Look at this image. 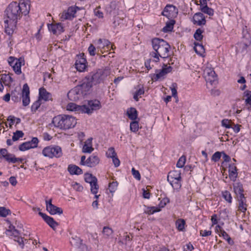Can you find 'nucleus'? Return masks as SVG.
I'll return each instance as SVG.
<instances>
[{
    "label": "nucleus",
    "mask_w": 251,
    "mask_h": 251,
    "mask_svg": "<svg viewBox=\"0 0 251 251\" xmlns=\"http://www.w3.org/2000/svg\"><path fill=\"white\" fill-rule=\"evenodd\" d=\"M30 6L28 0H19V2H12L5 11V24L12 26H15L18 20L20 19L23 15L28 14Z\"/></svg>",
    "instance_id": "f257e3e1"
},
{
    "label": "nucleus",
    "mask_w": 251,
    "mask_h": 251,
    "mask_svg": "<svg viewBox=\"0 0 251 251\" xmlns=\"http://www.w3.org/2000/svg\"><path fill=\"white\" fill-rule=\"evenodd\" d=\"M52 123L56 127L67 129L74 127L76 124V120L72 116L59 115L53 118Z\"/></svg>",
    "instance_id": "f03ea898"
},
{
    "label": "nucleus",
    "mask_w": 251,
    "mask_h": 251,
    "mask_svg": "<svg viewBox=\"0 0 251 251\" xmlns=\"http://www.w3.org/2000/svg\"><path fill=\"white\" fill-rule=\"evenodd\" d=\"M90 88L91 85L89 83L83 81L81 84L75 87L68 93V97L71 100L76 101L86 95Z\"/></svg>",
    "instance_id": "7ed1b4c3"
},
{
    "label": "nucleus",
    "mask_w": 251,
    "mask_h": 251,
    "mask_svg": "<svg viewBox=\"0 0 251 251\" xmlns=\"http://www.w3.org/2000/svg\"><path fill=\"white\" fill-rule=\"evenodd\" d=\"M151 43L153 50L157 51L161 58H167L169 56L170 46L166 41L154 38L152 40Z\"/></svg>",
    "instance_id": "20e7f679"
},
{
    "label": "nucleus",
    "mask_w": 251,
    "mask_h": 251,
    "mask_svg": "<svg viewBox=\"0 0 251 251\" xmlns=\"http://www.w3.org/2000/svg\"><path fill=\"white\" fill-rule=\"evenodd\" d=\"M44 156L52 158L54 157L58 158L62 156L61 148L58 146H50L45 147L42 151Z\"/></svg>",
    "instance_id": "39448f33"
},
{
    "label": "nucleus",
    "mask_w": 251,
    "mask_h": 251,
    "mask_svg": "<svg viewBox=\"0 0 251 251\" xmlns=\"http://www.w3.org/2000/svg\"><path fill=\"white\" fill-rule=\"evenodd\" d=\"M203 75L207 83L211 85L215 84L217 81V75L215 73L209 64H206L203 67Z\"/></svg>",
    "instance_id": "423d86ee"
},
{
    "label": "nucleus",
    "mask_w": 251,
    "mask_h": 251,
    "mask_svg": "<svg viewBox=\"0 0 251 251\" xmlns=\"http://www.w3.org/2000/svg\"><path fill=\"white\" fill-rule=\"evenodd\" d=\"M84 179L86 182L90 183L91 185V191L93 194L95 195V198L97 199L100 195H97L99 189L97 178L93 176L92 174H85Z\"/></svg>",
    "instance_id": "0eeeda50"
},
{
    "label": "nucleus",
    "mask_w": 251,
    "mask_h": 251,
    "mask_svg": "<svg viewBox=\"0 0 251 251\" xmlns=\"http://www.w3.org/2000/svg\"><path fill=\"white\" fill-rule=\"evenodd\" d=\"M95 44L98 50L100 51V52L103 53V52L108 51L111 50H114V45L111 44V43L105 39H99L95 41Z\"/></svg>",
    "instance_id": "6e6552de"
},
{
    "label": "nucleus",
    "mask_w": 251,
    "mask_h": 251,
    "mask_svg": "<svg viewBox=\"0 0 251 251\" xmlns=\"http://www.w3.org/2000/svg\"><path fill=\"white\" fill-rule=\"evenodd\" d=\"M101 104L98 100H92L89 101L87 105H82V112L91 114L93 111L100 109Z\"/></svg>",
    "instance_id": "1a4fd4ad"
},
{
    "label": "nucleus",
    "mask_w": 251,
    "mask_h": 251,
    "mask_svg": "<svg viewBox=\"0 0 251 251\" xmlns=\"http://www.w3.org/2000/svg\"><path fill=\"white\" fill-rule=\"evenodd\" d=\"M8 63L9 65L13 68V70L17 75L21 74V66L23 59L22 58L19 59L15 58L10 56L8 58Z\"/></svg>",
    "instance_id": "9d476101"
},
{
    "label": "nucleus",
    "mask_w": 251,
    "mask_h": 251,
    "mask_svg": "<svg viewBox=\"0 0 251 251\" xmlns=\"http://www.w3.org/2000/svg\"><path fill=\"white\" fill-rule=\"evenodd\" d=\"M75 68L79 72H83L87 67V61L83 53L76 55L75 63Z\"/></svg>",
    "instance_id": "9b49d317"
},
{
    "label": "nucleus",
    "mask_w": 251,
    "mask_h": 251,
    "mask_svg": "<svg viewBox=\"0 0 251 251\" xmlns=\"http://www.w3.org/2000/svg\"><path fill=\"white\" fill-rule=\"evenodd\" d=\"M181 174H169L167 180L173 187L179 188L181 186Z\"/></svg>",
    "instance_id": "f8f14e48"
},
{
    "label": "nucleus",
    "mask_w": 251,
    "mask_h": 251,
    "mask_svg": "<svg viewBox=\"0 0 251 251\" xmlns=\"http://www.w3.org/2000/svg\"><path fill=\"white\" fill-rule=\"evenodd\" d=\"M83 81L84 83H89L91 85V88L93 85H96L98 83H100L103 80L101 77L100 73H99L98 71H97V72L94 74L92 75L86 77Z\"/></svg>",
    "instance_id": "ddd939ff"
},
{
    "label": "nucleus",
    "mask_w": 251,
    "mask_h": 251,
    "mask_svg": "<svg viewBox=\"0 0 251 251\" xmlns=\"http://www.w3.org/2000/svg\"><path fill=\"white\" fill-rule=\"evenodd\" d=\"M178 13L177 9L172 5H167L162 12V15L168 19L176 17Z\"/></svg>",
    "instance_id": "4468645a"
},
{
    "label": "nucleus",
    "mask_w": 251,
    "mask_h": 251,
    "mask_svg": "<svg viewBox=\"0 0 251 251\" xmlns=\"http://www.w3.org/2000/svg\"><path fill=\"white\" fill-rule=\"evenodd\" d=\"M78 7H70L67 11H64L61 15L62 21L66 20H71L73 19L76 12L77 10H79Z\"/></svg>",
    "instance_id": "2eb2a0df"
},
{
    "label": "nucleus",
    "mask_w": 251,
    "mask_h": 251,
    "mask_svg": "<svg viewBox=\"0 0 251 251\" xmlns=\"http://www.w3.org/2000/svg\"><path fill=\"white\" fill-rule=\"evenodd\" d=\"M0 155L3 157L8 162L15 163L19 162L20 159L16 158L15 155L9 153L5 149L0 150Z\"/></svg>",
    "instance_id": "dca6fc26"
},
{
    "label": "nucleus",
    "mask_w": 251,
    "mask_h": 251,
    "mask_svg": "<svg viewBox=\"0 0 251 251\" xmlns=\"http://www.w3.org/2000/svg\"><path fill=\"white\" fill-rule=\"evenodd\" d=\"M172 71V67L170 66L164 65L162 69L160 70H157L153 75V79L155 80H159L170 73Z\"/></svg>",
    "instance_id": "f3484780"
},
{
    "label": "nucleus",
    "mask_w": 251,
    "mask_h": 251,
    "mask_svg": "<svg viewBox=\"0 0 251 251\" xmlns=\"http://www.w3.org/2000/svg\"><path fill=\"white\" fill-rule=\"evenodd\" d=\"M38 143V140L37 138H33L31 141L23 143L19 146V150L21 151H25L31 148L37 147Z\"/></svg>",
    "instance_id": "a211bd4d"
},
{
    "label": "nucleus",
    "mask_w": 251,
    "mask_h": 251,
    "mask_svg": "<svg viewBox=\"0 0 251 251\" xmlns=\"http://www.w3.org/2000/svg\"><path fill=\"white\" fill-rule=\"evenodd\" d=\"M46 202L47 210L50 214H61L63 213V210L61 208L58 207L52 204L51 199L49 201H46Z\"/></svg>",
    "instance_id": "6ab92c4d"
},
{
    "label": "nucleus",
    "mask_w": 251,
    "mask_h": 251,
    "mask_svg": "<svg viewBox=\"0 0 251 251\" xmlns=\"http://www.w3.org/2000/svg\"><path fill=\"white\" fill-rule=\"evenodd\" d=\"M22 100L24 106H27L30 102L29 88L27 84L23 85L22 90Z\"/></svg>",
    "instance_id": "aec40b11"
},
{
    "label": "nucleus",
    "mask_w": 251,
    "mask_h": 251,
    "mask_svg": "<svg viewBox=\"0 0 251 251\" xmlns=\"http://www.w3.org/2000/svg\"><path fill=\"white\" fill-rule=\"evenodd\" d=\"M145 93L144 88L143 85H139L135 87L132 91L133 98L136 101H138Z\"/></svg>",
    "instance_id": "412c9836"
},
{
    "label": "nucleus",
    "mask_w": 251,
    "mask_h": 251,
    "mask_svg": "<svg viewBox=\"0 0 251 251\" xmlns=\"http://www.w3.org/2000/svg\"><path fill=\"white\" fill-rule=\"evenodd\" d=\"M233 190L236 195L237 199L245 198L244 196V190L243 185L240 182H236L233 184Z\"/></svg>",
    "instance_id": "4be33fe9"
},
{
    "label": "nucleus",
    "mask_w": 251,
    "mask_h": 251,
    "mask_svg": "<svg viewBox=\"0 0 251 251\" xmlns=\"http://www.w3.org/2000/svg\"><path fill=\"white\" fill-rule=\"evenodd\" d=\"M49 29L54 34H60L64 31V28L61 23L52 24L48 25Z\"/></svg>",
    "instance_id": "5701e85b"
},
{
    "label": "nucleus",
    "mask_w": 251,
    "mask_h": 251,
    "mask_svg": "<svg viewBox=\"0 0 251 251\" xmlns=\"http://www.w3.org/2000/svg\"><path fill=\"white\" fill-rule=\"evenodd\" d=\"M193 22L198 25H204L206 23L205 18L202 13H197L193 16Z\"/></svg>",
    "instance_id": "b1692460"
},
{
    "label": "nucleus",
    "mask_w": 251,
    "mask_h": 251,
    "mask_svg": "<svg viewBox=\"0 0 251 251\" xmlns=\"http://www.w3.org/2000/svg\"><path fill=\"white\" fill-rule=\"evenodd\" d=\"M39 214L42 216L43 219L53 229L58 225L57 222H56L54 219L47 215L46 214L43 213L41 212H39Z\"/></svg>",
    "instance_id": "393cba45"
},
{
    "label": "nucleus",
    "mask_w": 251,
    "mask_h": 251,
    "mask_svg": "<svg viewBox=\"0 0 251 251\" xmlns=\"http://www.w3.org/2000/svg\"><path fill=\"white\" fill-rule=\"evenodd\" d=\"M40 100L48 101L51 100V95L44 88H41L39 89V97Z\"/></svg>",
    "instance_id": "a878e982"
},
{
    "label": "nucleus",
    "mask_w": 251,
    "mask_h": 251,
    "mask_svg": "<svg viewBox=\"0 0 251 251\" xmlns=\"http://www.w3.org/2000/svg\"><path fill=\"white\" fill-rule=\"evenodd\" d=\"M126 115L129 119L132 121L138 120H140L138 117V112L137 110L133 107H131L126 110Z\"/></svg>",
    "instance_id": "bb28decb"
},
{
    "label": "nucleus",
    "mask_w": 251,
    "mask_h": 251,
    "mask_svg": "<svg viewBox=\"0 0 251 251\" xmlns=\"http://www.w3.org/2000/svg\"><path fill=\"white\" fill-rule=\"evenodd\" d=\"M101 233L102 238L105 239H107L112 237L113 234V230L112 228L109 226H105L103 227Z\"/></svg>",
    "instance_id": "cd10ccee"
},
{
    "label": "nucleus",
    "mask_w": 251,
    "mask_h": 251,
    "mask_svg": "<svg viewBox=\"0 0 251 251\" xmlns=\"http://www.w3.org/2000/svg\"><path fill=\"white\" fill-rule=\"evenodd\" d=\"M237 201L239 202L238 210L243 213H245L247 209L246 198L238 199Z\"/></svg>",
    "instance_id": "c85d7f7f"
},
{
    "label": "nucleus",
    "mask_w": 251,
    "mask_h": 251,
    "mask_svg": "<svg viewBox=\"0 0 251 251\" xmlns=\"http://www.w3.org/2000/svg\"><path fill=\"white\" fill-rule=\"evenodd\" d=\"M86 162L88 166L93 167L99 163L100 160L97 156L92 155L87 159Z\"/></svg>",
    "instance_id": "c756f323"
},
{
    "label": "nucleus",
    "mask_w": 251,
    "mask_h": 251,
    "mask_svg": "<svg viewBox=\"0 0 251 251\" xmlns=\"http://www.w3.org/2000/svg\"><path fill=\"white\" fill-rule=\"evenodd\" d=\"M0 80L6 86H10L13 81L10 74H2Z\"/></svg>",
    "instance_id": "7c9ffc66"
},
{
    "label": "nucleus",
    "mask_w": 251,
    "mask_h": 251,
    "mask_svg": "<svg viewBox=\"0 0 251 251\" xmlns=\"http://www.w3.org/2000/svg\"><path fill=\"white\" fill-rule=\"evenodd\" d=\"M243 33L242 43L244 44L245 47H247L251 43V37L247 31L244 30Z\"/></svg>",
    "instance_id": "2f4dec72"
},
{
    "label": "nucleus",
    "mask_w": 251,
    "mask_h": 251,
    "mask_svg": "<svg viewBox=\"0 0 251 251\" xmlns=\"http://www.w3.org/2000/svg\"><path fill=\"white\" fill-rule=\"evenodd\" d=\"M194 50L195 52L200 56H203L205 53V50L203 45L199 43L194 44Z\"/></svg>",
    "instance_id": "473e14b6"
},
{
    "label": "nucleus",
    "mask_w": 251,
    "mask_h": 251,
    "mask_svg": "<svg viewBox=\"0 0 251 251\" xmlns=\"http://www.w3.org/2000/svg\"><path fill=\"white\" fill-rule=\"evenodd\" d=\"M91 139H88L85 142L83 147L82 151L85 153H90L93 151V148L92 147Z\"/></svg>",
    "instance_id": "72a5a7b5"
},
{
    "label": "nucleus",
    "mask_w": 251,
    "mask_h": 251,
    "mask_svg": "<svg viewBox=\"0 0 251 251\" xmlns=\"http://www.w3.org/2000/svg\"><path fill=\"white\" fill-rule=\"evenodd\" d=\"M21 93H20V89L16 88L13 91H12L11 96L12 100L15 102L20 101L21 99Z\"/></svg>",
    "instance_id": "f704fd0d"
},
{
    "label": "nucleus",
    "mask_w": 251,
    "mask_h": 251,
    "mask_svg": "<svg viewBox=\"0 0 251 251\" xmlns=\"http://www.w3.org/2000/svg\"><path fill=\"white\" fill-rule=\"evenodd\" d=\"M67 109L69 111H82V105L79 106L75 104L74 103H70L67 106Z\"/></svg>",
    "instance_id": "c9c22d12"
},
{
    "label": "nucleus",
    "mask_w": 251,
    "mask_h": 251,
    "mask_svg": "<svg viewBox=\"0 0 251 251\" xmlns=\"http://www.w3.org/2000/svg\"><path fill=\"white\" fill-rule=\"evenodd\" d=\"M70 243L72 246L78 248L82 244V240L79 237L75 236V237L71 238L70 239Z\"/></svg>",
    "instance_id": "e433bc0d"
},
{
    "label": "nucleus",
    "mask_w": 251,
    "mask_h": 251,
    "mask_svg": "<svg viewBox=\"0 0 251 251\" xmlns=\"http://www.w3.org/2000/svg\"><path fill=\"white\" fill-rule=\"evenodd\" d=\"M138 120H133L130 124V129L133 132H136L139 128Z\"/></svg>",
    "instance_id": "4c0bfd02"
},
{
    "label": "nucleus",
    "mask_w": 251,
    "mask_h": 251,
    "mask_svg": "<svg viewBox=\"0 0 251 251\" xmlns=\"http://www.w3.org/2000/svg\"><path fill=\"white\" fill-rule=\"evenodd\" d=\"M185 225V221L182 219H179L176 222V226L179 231H183Z\"/></svg>",
    "instance_id": "58836bf2"
},
{
    "label": "nucleus",
    "mask_w": 251,
    "mask_h": 251,
    "mask_svg": "<svg viewBox=\"0 0 251 251\" xmlns=\"http://www.w3.org/2000/svg\"><path fill=\"white\" fill-rule=\"evenodd\" d=\"M6 234L10 237H11L13 239L15 238L16 236L19 235L20 233L18 230L15 229L14 227L12 229H8L6 231Z\"/></svg>",
    "instance_id": "ea45409f"
},
{
    "label": "nucleus",
    "mask_w": 251,
    "mask_h": 251,
    "mask_svg": "<svg viewBox=\"0 0 251 251\" xmlns=\"http://www.w3.org/2000/svg\"><path fill=\"white\" fill-rule=\"evenodd\" d=\"M150 61L155 63H157L159 62L160 58H161L160 55L157 52V51L154 50L150 53Z\"/></svg>",
    "instance_id": "a19ab883"
},
{
    "label": "nucleus",
    "mask_w": 251,
    "mask_h": 251,
    "mask_svg": "<svg viewBox=\"0 0 251 251\" xmlns=\"http://www.w3.org/2000/svg\"><path fill=\"white\" fill-rule=\"evenodd\" d=\"M174 24L175 21L171 20L169 22L166 23V25L163 28V31L164 32L171 31L173 29Z\"/></svg>",
    "instance_id": "79ce46f5"
},
{
    "label": "nucleus",
    "mask_w": 251,
    "mask_h": 251,
    "mask_svg": "<svg viewBox=\"0 0 251 251\" xmlns=\"http://www.w3.org/2000/svg\"><path fill=\"white\" fill-rule=\"evenodd\" d=\"M68 171L69 173H81L82 170L75 165L71 164L69 165Z\"/></svg>",
    "instance_id": "37998d69"
},
{
    "label": "nucleus",
    "mask_w": 251,
    "mask_h": 251,
    "mask_svg": "<svg viewBox=\"0 0 251 251\" xmlns=\"http://www.w3.org/2000/svg\"><path fill=\"white\" fill-rule=\"evenodd\" d=\"M203 30L201 28L197 29L194 34V38L197 41H201L203 38Z\"/></svg>",
    "instance_id": "c03bdc74"
},
{
    "label": "nucleus",
    "mask_w": 251,
    "mask_h": 251,
    "mask_svg": "<svg viewBox=\"0 0 251 251\" xmlns=\"http://www.w3.org/2000/svg\"><path fill=\"white\" fill-rule=\"evenodd\" d=\"M11 214L10 209L5 207H0V217H6L7 215Z\"/></svg>",
    "instance_id": "a18cd8bd"
},
{
    "label": "nucleus",
    "mask_w": 251,
    "mask_h": 251,
    "mask_svg": "<svg viewBox=\"0 0 251 251\" xmlns=\"http://www.w3.org/2000/svg\"><path fill=\"white\" fill-rule=\"evenodd\" d=\"M98 71L103 80L110 74L108 69H100Z\"/></svg>",
    "instance_id": "49530a36"
},
{
    "label": "nucleus",
    "mask_w": 251,
    "mask_h": 251,
    "mask_svg": "<svg viewBox=\"0 0 251 251\" xmlns=\"http://www.w3.org/2000/svg\"><path fill=\"white\" fill-rule=\"evenodd\" d=\"M201 9L202 12L207 14L209 16H212L213 15V10L212 9L209 8L207 5L201 6Z\"/></svg>",
    "instance_id": "de8ad7c7"
},
{
    "label": "nucleus",
    "mask_w": 251,
    "mask_h": 251,
    "mask_svg": "<svg viewBox=\"0 0 251 251\" xmlns=\"http://www.w3.org/2000/svg\"><path fill=\"white\" fill-rule=\"evenodd\" d=\"M14 240L15 242H17L19 245L21 247V248H24L25 242L27 241L26 239H25L19 235L18 236H16L15 238L14 239Z\"/></svg>",
    "instance_id": "09e8293b"
},
{
    "label": "nucleus",
    "mask_w": 251,
    "mask_h": 251,
    "mask_svg": "<svg viewBox=\"0 0 251 251\" xmlns=\"http://www.w3.org/2000/svg\"><path fill=\"white\" fill-rule=\"evenodd\" d=\"M106 155L107 157L108 158H112L115 156H116L117 155V153L115 151V149L113 147L109 148L107 151L106 152Z\"/></svg>",
    "instance_id": "8fccbe9b"
},
{
    "label": "nucleus",
    "mask_w": 251,
    "mask_h": 251,
    "mask_svg": "<svg viewBox=\"0 0 251 251\" xmlns=\"http://www.w3.org/2000/svg\"><path fill=\"white\" fill-rule=\"evenodd\" d=\"M232 123L231 120L227 119H223L221 122L222 126L226 128H230L232 127Z\"/></svg>",
    "instance_id": "3c124183"
},
{
    "label": "nucleus",
    "mask_w": 251,
    "mask_h": 251,
    "mask_svg": "<svg viewBox=\"0 0 251 251\" xmlns=\"http://www.w3.org/2000/svg\"><path fill=\"white\" fill-rule=\"evenodd\" d=\"M118 183L117 181H112L109 183V190L110 193H113L117 189Z\"/></svg>",
    "instance_id": "603ef678"
},
{
    "label": "nucleus",
    "mask_w": 251,
    "mask_h": 251,
    "mask_svg": "<svg viewBox=\"0 0 251 251\" xmlns=\"http://www.w3.org/2000/svg\"><path fill=\"white\" fill-rule=\"evenodd\" d=\"M24 136V133L20 130H17L14 133L12 137V140L15 141L18 140L20 138L23 137Z\"/></svg>",
    "instance_id": "864d4df0"
},
{
    "label": "nucleus",
    "mask_w": 251,
    "mask_h": 251,
    "mask_svg": "<svg viewBox=\"0 0 251 251\" xmlns=\"http://www.w3.org/2000/svg\"><path fill=\"white\" fill-rule=\"evenodd\" d=\"M223 197L226 201H227L229 203H231L232 197L231 196L230 193L228 191H225V192H223Z\"/></svg>",
    "instance_id": "5fc2aeb1"
},
{
    "label": "nucleus",
    "mask_w": 251,
    "mask_h": 251,
    "mask_svg": "<svg viewBox=\"0 0 251 251\" xmlns=\"http://www.w3.org/2000/svg\"><path fill=\"white\" fill-rule=\"evenodd\" d=\"M41 101L40 100L38 99L33 103L31 107L32 111L35 112L38 109L41 104Z\"/></svg>",
    "instance_id": "6e6d98bb"
},
{
    "label": "nucleus",
    "mask_w": 251,
    "mask_h": 251,
    "mask_svg": "<svg viewBox=\"0 0 251 251\" xmlns=\"http://www.w3.org/2000/svg\"><path fill=\"white\" fill-rule=\"evenodd\" d=\"M160 211V209L155 207H148L147 209L145 211V213L148 214H152L156 212Z\"/></svg>",
    "instance_id": "4d7b16f0"
},
{
    "label": "nucleus",
    "mask_w": 251,
    "mask_h": 251,
    "mask_svg": "<svg viewBox=\"0 0 251 251\" xmlns=\"http://www.w3.org/2000/svg\"><path fill=\"white\" fill-rule=\"evenodd\" d=\"M186 161L185 157L181 156L179 158L177 162L176 166L178 168H182L185 164Z\"/></svg>",
    "instance_id": "13d9d810"
},
{
    "label": "nucleus",
    "mask_w": 251,
    "mask_h": 251,
    "mask_svg": "<svg viewBox=\"0 0 251 251\" xmlns=\"http://www.w3.org/2000/svg\"><path fill=\"white\" fill-rule=\"evenodd\" d=\"M221 157V152L217 151L214 153L211 158V160L214 162L218 161Z\"/></svg>",
    "instance_id": "bf43d9fd"
},
{
    "label": "nucleus",
    "mask_w": 251,
    "mask_h": 251,
    "mask_svg": "<svg viewBox=\"0 0 251 251\" xmlns=\"http://www.w3.org/2000/svg\"><path fill=\"white\" fill-rule=\"evenodd\" d=\"M90 55L94 56L96 54V47L92 44H91L88 49Z\"/></svg>",
    "instance_id": "052dcab7"
},
{
    "label": "nucleus",
    "mask_w": 251,
    "mask_h": 251,
    "mask_svg": "<svg viewBox=\"0 0 251 251\" xmlns=\"http://www.w3.org/2000/svg\"><path fill=\"white\" fill-rule=\"evenodd\" d=\"M72 186L74 189L78 192H81L83 189V186L77 182H75L74 184H73Z\"/></svg>",
    "instance_id": "680f3d73"
},
{
    "label": "nucleus",
    "mask_w": 251,
    "mask_h": 251,
    "mask_svg": "<svg viewBox=\"0 0 251 251\" xmlns=\"http://www.w3.org/2000/svg\"><path fill=\"white\" fill-rule=\"evenodd\" d=\"M211 230H200V235L202 237H206L211 235Z\"/></svg>",
    "instance_id": "e2e57ef3"
},
{
    "label": "nucleus",
    "mask_w": 251,
    "mask_h": 251,
    "mask_svg": "<svg viewBox=\"0 0 251 251\" xmlns=\"http://www.w3.org/2000/svg\"><path fill=\"white\" fill-rule=\"evenodd\" d=\"M7 25V26L5 25V32L8 34L9 35L12 34L13 32V30L12 29V27L10 25L9 23H8Z\"/></svg>",
    "instance_id": "0e129e2a"
},
{
    "label": "nucleus",
    "mask_w": 251,
    "mask_h": 251,
    "mask_svg": "<svg viewBox=\"0 0 251 251\" xmlns=\"http://www.w3.org/2000/svg\"><path fill=\"white\" fill-rule=\"evenodd\" d=\"M7 120L8 122H9V127L11 128L12 125L15 123V121L14 120V116L11 115L8 116Z\"/></svg>",
    "instance_id": "69168bd1"
},
{
    "label": "nucleus",
    "mask_w": 251,
    "mask_h": 251,
    "mask_svg": "<svg viewBox=\"0 0 251 251\" xmlns=\"http://www.w3.org/2000/svg\"><path fill=\"white\" fill-rule=\"evenodd\" d=\"M112 162L115 166V167H117L120 165V161L117 157V155L116 156L111 158Z\"/></svg>",
    "instance_id": "338daca9"
},
{
    "label": "nucleus",
    "mask_w": 251,
    "mask_h": 251,
    "mask_svg": "<svg viewBox=\"0 0 251 251\" xmlns=\"http://www.w3.org/2000/svg\"><path fill=\"white\" fill-rule=\"evenodd\" d=\"M241 126L238 124H234L233 123H232V128L234 131V132L236 133H238L240 130V127Z\"/></svg>",
    "instance_id": "774afa93"
}]
</instances>
